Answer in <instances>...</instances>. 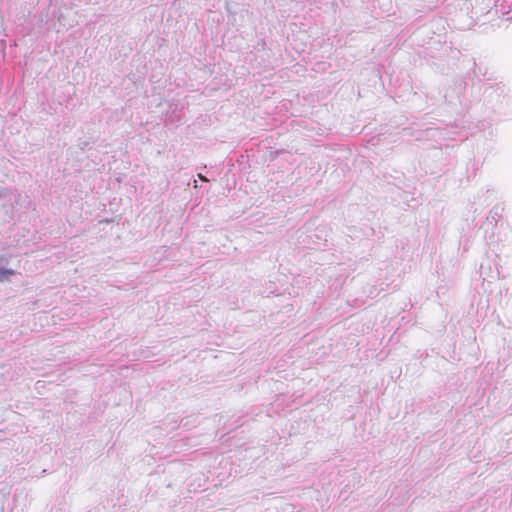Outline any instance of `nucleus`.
Returning <instances> with one entry per match:
<instances>
[{"instance_id": "f03ea898", "label": "nucleus", "mask_w": 512, "mask_h": 512, "mask_svg": "<svg viewBox=\"0 0 512 512\" xmlns=\"http://www.w3.org/2000/svg\"><path fill=\"white\" fill-rule=\"evenodd\" d=\"M16 272L12 269H7L4 267H0V282L8 280L10 276L14 275Z\"/></svg>"}, {"instance_id": "7ed1b4c3", "label": "nucleus", "mask_w": 512, "mask_h": 512, "mask_svg": "<svg viewBox=\"0 0 512 512\" xmlns=\"http://www.w3.org/2000/svg\"><path fill=\"white\" fill-rule=\"evenodd\" d=\"M7 191L5 188L0 186V199L6 197Z\"/></svg>"}, {"instance_id": "20e7f679", "label": "nucleus", "mask_w": 512, "mask_h": 512, "mask_svg": "<svg viewBox=\"0 0 512 512\" xmlns=\"http://www.w3.org/2000/svg\"><path fill=\"white\" fill-rule=\"evenodd\" d=\"M198 177H199L200 179H202V180L206 181V178H205L203 175L199 174V175H198Z\"/></svg>"}, {"instance_id": "f257e3e1", "label": "nucleus", "mask_w": 512, "mask_h": 512, "mask_svg": "<svg viewBox=\"0 0 512 512\" xmlns=\"http://www.w3.org/2000/svg\"><path fill=\"white\" fill-rule=\"evenodd\" d=\"M504 206L502 204H496L489 212L487 216V222L490 224L496 225L498 219L503 216Z\"/></svg>"}]
</instances>
